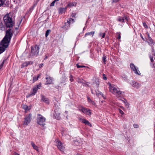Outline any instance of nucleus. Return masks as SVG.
Listing matches in <instances>:
<instances>
[{
    "label": "nucleus",
    "mask_w": 155,
    "mask_h": 155,
    "mask_svg": "<svg viewBox=\"0 0 155 155\" xmlns=\"http://www.w3.org/2000/svg\"><path fill=\"white\" fill-rule=\"evenodd\" d=\"M12 35L11 29L6 31L5 36L1 43V45L2 47H0V54L4 51L5 49L7 47Z\"/></svg>",
    "instance_id": "obj_1"
},
{
    "label": "nucleus",
    "mask_w": 155,
    "mask_h": 155,
    "mask_svg": "<svg viewBox=\"0 0 155 155\" xmlns=\"http://www.w3.org/2000/svg\"><path fill=\"white\" fill-rule=\"evenodd\" d=\"M109 88L110 92L117 97H120L121 96L123 92L120 90L119 88L109 84Z\"/></svg>",
    "instance_id": "obj_2"
},
{
    "label": "nucleus",
    "mask_w": 155,
    "mask_h": 155,
    "mask_svg": "<svg viewBox=\"0 0 155 155\" xmlns=\"http://www.w3.org/2000/svg\"><path fill=\"white\" fill-rule=\"evenodd\" d=\"M11 16L10 15L7 14L3 18L4 21L6 25L9 28L12 27L14 24Z\"/></svg>",
    "instance_id": "obj_3"
},
{
    "label": "nucleus",
    "mask_w": 155,
    "mask_h": 155,
    "mask_svg": "<svg viewBox=\"0 0 155 155\" xmlns=\"http://www.w3.org/2000/svg\"><path fill=\"white\" fill-rule=\"evenodd\" d=\"M45 118L41 114H38L37 118L38 124L41 125L43 126L45 124Z\"/></svg>",
    "instance_id": "obj_4"
},
{
    "label": "nucleus",
    "mask_w": 155,
    "mask_h": 155,
    "mask_svg": "<svg viewBox=\"0 0 155 155\" xmlns=\"http://www.w3.org/2000/svg\"><path fill=\"white\" fill-rule=\"evenodd\" d=\"M39 47L36 45L31 47V53L32 55H37L39 52Z\"/></svg>",
    "instance_id": "obj_5"
},
{
    "label": "nucleus",
    "mask_w": 155,
    "mask_h": 155,
    "mask_svg": "<svg viewBox=\"0 0 155 155\" xmlns=\"http://www.w3.org/2000/svg\"><path fill=\"white\" fill-rule=\"evenodd\" d=\"M130 66L131 70L135 74L138 75L140 74L141 73L138 70V68L135 66L134 64L132 63H130Z\"/></svg>",
    "instance_id": "obj_6"
},
{
    "label": "nucleus",
    "mask_w": 155,
    "mask_h": 155,
    "mask_svg": "<svg viewBox=\"0 0 155 155\" xmlns=\"http://www.w3.org/2000/svg\"><path fill=\"white\" fill-rule=\"evenodd\" d=\"M79 110L81 111L83 113L88 115L90 116L91 114V110L87 108H85L83 107H81L79 108Z\"/></svg>",
    "instance_id": "obj_7"
},
{
    "label": "nucleus",
    "mask_w": 155,
    "mask_h": 155,
    "mask_svg": "<svg viewBox=\"0 0 155 155\" xmlns=\"http://www.w3.org/2000/svg\"><path fill=\"white\" fill-rule=\"evenodd\" d=\"M31 114H29L25 117L23 123L24 125H27L28 124L31 120Z\"/></svg>",
    "instance_id": "obj_8"
},
{
    "label": "nucleus",
    "mask_w": 155,
    "mask_h": 155,
    "mask_svg": "<svg viewBox=\"0 0 155 155\" xmlns=\"http://www.w3.org/2000/svg\"><path fill=\"white\" fill-rule=\"evenodd\" d=\"M130 84L133 87L137 89H138L141 86L140 84L134 81H131Z\"/></svg>",
    "instance_id": "obj_9"
},
{
    "label": "nucleus",
    "mask_w": 155,
    "mask_h": 155,
    "mask_svg": "<svg viewBox=\"0 0 155 155\" xmlns=\"http://www.w3.org/2000/svg\"><path fill=\"white\" fill-rule=\"evenodd\" d=\"M41 87L40 84L37 85L35 86L33 89L32 91L31 92V95H35L37 91L39 89H40Z\"/></svg>",
    "instance_id": "obj_10"
},
{
    "label": "nucleus",
    "mask_w": 155,
    "mask_h": 155,
    "mask_svg": "<svg viewBox=\"0 0 155 155\" xmlns=\"http://www.w3.org/2000/svg\"><path fill=\"white\" fill-rule=\"evenodd\" d=\"M79 120H80L82 123H84L85 124L87 125L88 126L91 127V124L89 122V121L86 119L81 118H79Z\"/></svg>",
    "instance_id": "obj_11"
},
{
    "label": "nucleus",
    "mask_w": 155,
    "mask_h": 155,
    "mask_svg": "<svg viewBox=\"0 0 155 155\" xmlns=\"http://www.w3.org/2000/svg\"><path fill=\"white\" fill-rule=\"evenodd\" d=\"M41 100L47 104H49V99L44 96L41 95Z\"/></svg>",
    "instance_id": "obj_12"
},
{
    "label": "nucleus",
    "mask_w": 155,
    "mask_h": 155,
    "mask_svg": "<svg viewBox=\"0 0 155 155\" xmlns=\"http://www.w3.org/2000/svg\"><path fill=\"white\" fill-rule=\"evenodd\" d=\"M46 79L47 80L45 84H51L52 83V80L50 76H47L46 78Z\"/></svg>",
    "instance_id": "obj_13"
},
{
    "label": "nucleus",
    "mask_w": 155,
    "mask_h": 155,
    "mask_svg": "<svg viewBox=\"0 0 155 155\" xmlns=\"http://www.w3.org/2000/svg\"><path fill=\"white\" fill-rule=\"evenodd\" d=\"M33 63V62L32 61H28L26 62L23 63L21 66V68H22L24 67H27L28 66V65L30 64H32Z\"/></svg>",
    "instance_id": "obj_14"
},
{
    "label": "nucleus",
    "mask_w": 155,
    "mask_h": 155,
    "mask_svg": "<svg viewBox=\"0 0 155 155\" xmlns=\"http://www.w3.org/2000/svg\"><path fill=\"white\" fill-rule=\"evenodd\" d=\"M126 20H127V18H125ZM125 18L122 17H119L117 19V20L120 22L123 23L124 22Z\"/></svg>",
    "instance_id": "obj_15"
},
{
    "label": "nucleus",
    "mask_w": 155,
    "mask_h": 155,
    "mask_svg": "<svg viewBox=\"0 0 155 155\" xmlns=\"http://www.w3.org/2000/svg\"><path fill=\"white\" fill-rule=\"evenodd\" d=\"M31 144L34 149L38 151H39V149L38 147L36 146L33 142H31Z\"/></svg>",
    "instance_id": "obj_16"
},
{
    "label": "nucleus",
    "mask_w": 155,
    "mask_h": 155,
    "mask_svg": "<svg viewBox=\"0 0 155 155\" xmlns=\"http://www.w3.org/2000/svg\"><path fill=\"white\" fill-rule=\"evenodd\" d=\"M64 147L62 144L59 141V149L61 151H64Z\"/></svg>",
    "instance_id": "obj_17"
},
{
    "label": "nucleus",
    "mask_w": 155,
    "mask_h": 155,
    "mask_svg": "<svg viewBox=\"0 0 155 155\" xmlns=\"http://www.w3.org/2000/svg\"><path fill=\"white\" fill-rule=\"evenodd\" d=\"M95 33V32L94 31H91V32H88L86 33L85 35V37H86L87 35H91L92 37H93L94 36Z\"/></svg>",
    "instance_id": "obj_18"
},
{
    "label": "nucleus",
    "mask_w": 155,
    "mask_h": 155,
    "mask_svg": "<svg viewBox=\"0 0 155 155\" xmlns=\"http://www.w3.org/2000/svg\"><path fill=\"white\" fill-rule=\"evenodd\" d=\"M54 116L56 118L58 119V110L57 109H56L54 110Z\"/></svg>",
    "instance_id": "obj_19"
},
{
    "label": "nucleus",
    "mask_w": 155,
    "mask_h": 155,
    "mask_svg": "<svg viewBox=\"0 0 155 155\" xmlns=\"http://www.w3.org/2000/svg\"><path fill=\"white\" fill-rule=\"evenodd\" d=\"M70 27V24L68 22H66L65 23L63 27H62V28H64L65 29H68Z\"/></svg>",
    "instance_id": "obj_20"
},
{
    "label": "nucleus",
    "mask_w": 155,
    "mask_h": 155,
    "mask_svg": "<svg viewBox=\"0 0 155 155\" xmlns=\"http://www.w3.org/2000/svg\"><path fill=\"white\" fill-rule=\"evenodd\" d=\"M77 3L75 2H71L68 4V5L70 7L76 6L77 5Z\"/></svg>",
    "instance_id": "obj_21"
},
{
    "label": "nucleus",
    "mask_w": 155,
    "mask_h": 155,
    "mask_svg": "<svg viewBox=\"0 0 155 155\" xmlns=\"http://www.w3.org/2000/svg\"><path fill=\"white\" fill-rule=\"evenodd\" d=\"M22 108L26 110H29L30 109V108L28 107L27 105H22Z\"/></svg>",
    "instance_id": "obj_22"
},
{
    "label": "nucleus",
    "mask_w": 155,
    "mask_h": 155,
    "mask_svg": "<svg viewBox=\"0 0 155 155\" xmlns=\"http://www.w3.org/2000/svg\"><path fill=\"white\" fill-rule=\"evenodd\" d=\"M21 21H22L21 19H20V20H19L18 21V22H17V27H16L15 28L16 29H17L18 28Z\"/></svg>",
    "instance_id": "obj_23"
},
{
    "label": "nucleus",
    "mask_w": 155,
    "mask_h": 155,
    "mask_svg": "<svg viewBox=\"0 0 155 155\" xmlns=\"http://www.w3.org/2000/svg\"><path fill=\"white\" fill-rule=\"evenodd\" d=\"M74 22V19L70 18L68 20L67 22H68L69 23V24L70 25L71 24L73 23Z\"/></svg>",
    "instance_id": "obj_24"
},
{
    "label": "nucleus",
    "mask_w": 155,
    "mask_h": 155,
    "mask_svg": "<svg viewBox=\"0 0 155 155\" xmlns=\"http://www.w3.org/2000/svg\"><path fill=\"white\" fill-rule=\"evenodd\" d=\"M105 33H102L101 32L99 34V36L100 37H102V38H104L105 36Z\"/></svg>",
    "instance_id": "obj_25"
},
{
    "label": "nucleus",
    "mask_w": 155,
    "mask_h": 155,
    "mask_svg": "<svg viewBox=\"0 0 155 155\" xmlns=\"http://www.w3.org/2000/svg\"><path fill=\"white\" fill-rule=\"evenodd\" d=\"M65 9L64 8H61L60 9L59 12L60 13L62 14L65 12Z\"/></svg>",
    "instance_id": "obj_26"
},
{
    "label": "nucleus",
    "mask_w": 155,
    "mask_h": 155,
    "mask_svg": "<svg viewBox=\"0 0 155 155\" xmlns=\"http://www.w3.org/2000/svg\"><path fill=\"white\" fill-rule=\"evenodd\" d=\"M51 30H48L45 33V37H47L48 36V35L49 34H50V32H51Z\"/></svg>",
    "instance_id": "obj_27"
},
{
    "label": "nucleus",
    "mask_w": 155,
    "mask_h": 155,
    "mask_svg": "<svg viewBox=\"0 0 155 155\" xmlns=\"http://www.w3.org/2000/svg\"><path fill=\"white\" fill-rule=\"evenodd\" d=\"M40 76V75L39 74L38 75L37 77H34L33 78V80H34V81H37L38 80V78Z\"/></svg>",
    "instance_id": "obj_28"
},
{
    "label": "nucleus",
    "mask_w": 155,
    "mask_h": 155,
    "mask_svg": "<svg viewBox=\"0 0 155 155\" xmlns=\"http://www.w3.org/2000/svg\"><path fill=\"white\" fill-rule=\"evenodd\" d=\"M74 143L77 146L79 145L80 144V143L79 142V141H78L74 140Z\"/></svg>",
    "instance_id": "obj_29"
},
{
    "label": "nucleus",
    "mask_w": 155,
    "mask_h": 155,
    "mask_svg": "<svg viewBox=\"0 0 155 155\" xmlns=\"http://www.w3.org/2000/svg\"><path fill=\"white\" fill-rule=\"evenodd\" d=\"M58 1V0H55L54 1L50 4V6H54V3L56 2H57Z\"/></svg>",
    "instance_id": "obj_30"
},
{
    "label": "nucleus",
    "mask_w": 155,
    "mask_h": 155,
    "mask_svg": "<svg viewBox=\"0 0 155 155\" xmlns=\"http://www.w3.org/2000/svg\"><path fill=\"white\" fill-rule=\"evenodd\" d=\"M143 26L146 28H148V25L146 24L145 22H143Z\"/></svg>",
    "instance_id": "obj_31"
},
{
    "label": "nucleus",
    "mask_w": 155,
    "mask_h": 155,
    "mask_svg": "<svg viewBox=\"0 0 155 155\" xmlns=\"http://www.w3.org/2000/svg\"><path fill=\"white\" fill-rule=\"evenodd\" d=\"M76 66L78 68H84L86 67L85 66H80L78 65V64H77L76 65Z\"/></svg>",
    "instance_id": "obj_32"
},
{
    "label": "nucleus",
    "mask_w": 155,
    "mask_h": 155,
    "mask_svg": "<svg viewBox=\"0 0 155 155\" xmlns=\"http://www.w3.org/2000/svg\"><path fill=\"white\" fill-rule=\"evenodd\" d=\"M118 110L120 113L122 114L123 115L124 114V112L120 109H118Z\"/></svg>",
    "instance_id": "obj_33"
},
{
    "label": "nucleus",
    "mask_w": 155,
    "mask_h": 155,
    "mask_svg": "<svg viewBox=\"0 0 155 155\" xmlns=\"http://www.w3.org/2000/svg\"><path fill=\"white\" fill-rule=\"evenodd\" d=\"M4 3V2L2 0H0V6L2 5Z\"/></svg>",
    "instance_id": "obj_34"
},
{
    "label": "nucleus",
    "mask_w": 155,
    "mask_h": 155,
    "mask_svg": "<svg viewBox=\"0 0 155 155\" xmlns=\"http://www.w3.org/2000/svg\"><path fill=\"white\" fill-rule=\"evenodd\" d=\"M133 126L134 127L136 128H138L139 127L138 125L136 124H134L133 125Z\"/></svg>",
    "instance_id": "obj_35"
},
{
    "label": "nucleus",
    "mask_w": 155,
    "mask_h": 155,
    "mask_svg": "<svg viewBox=\"0 0 155 155\" xmlns=\"http://www.w3.org/2000/svg\"><path fill=\"white\" fill-rule=\"evenodd\" d=\"M96 94L97 96H99V94L101 95H102V94L100 92H98V93L96 92Z\"/></svg>",
    "instance_id": "obj_36"
},
{
    "label": "nucleus",
    "mask_w": 155,
    "mask_h": 155,
    "mask_svg": "<svg viewBox=\"0 0 155 155\" xmlns=\"http://www.w3.org/2000/svg\"><path fill=\"white\" fill-rule=\"evenodd\" d=\"M150 61L152 62H153L154 60L153 59V57H152L151 56H150Z\"/></svg>",
    "instance_id": "obj_37"
},
{
    "label": "nucleus",
    "mask_w": 155,
    "mask_h": 155,
    "mask_svg": "<svg viewBox=\"0 0 155 155\" xmlns=\"http://www.w3.org/2000/svg\"><path fill=\"white\" fill-rule=\"evenodd\" d=\"M70 80L71 82L73 81V76L72 75H71L70 76Z\"/></svg>",
    "instance_id": "obj_38"
},
{
    "label": "nucleus",
    "mask_w": 155,
    "mask_h": 155,
    "mask_svg": "<svg viewBox=\"0 0 155 155\" xmlns=\"http://www.w3.org/2000/svg\"><path fill=\"white\" fill-rule=\"evenodd\" d=\"M4 63V61H3L2 62V64L1 65H0V69H1L2 68Z\"/></svg>",
    "instance_id": "obj_39"
},
{
    "label": "nucleus",
    "mask_w": 155,
    "mask_h": 155,
    "mask_svg": "<svg viewBox=\"0 0 155 155\" xmlns=\"http://www.w3.org/2000/svg\"><path fill=\"white\" fill-rule=\"evenodd\" d=\"M106 57L105 56H104L103 57V59L104 60V61L105 62L106 61Z\"/></svg>",
    "instance_id": "obj_40"
},
{
    "label": "nucleus",
    "mask_w": 155,
    "mask_h": 155,
    "mask_svg": "<svg viewBox=\"0 0 155 155\" xmlns=\"http://www.w3.org/2000/svg\"><path fill=\"white\" fill-rule=\"evenodd\" d=\"M117 38V39L119 40L120 39V34H118Z\"/></svg>",
    "instance_id": "obj_41"
},
{
    "label": "nucleus",
    "mask_w": 155,
    "mask_h": 155,
    "mask_svg": "<svg viewBox=\"0 0 155 155\" xmlns=\"http://www.w3.org/2000/svg\"><path fill=\"white\" fill-rule=\"evenodd\" d=\"M87 99H88V102L90 103L91 102V101H92V100L88 97H87Z\"/></svg>",
    "instance_id": "obj_42"
},
{
    "label": "nucleus",
    "mask_w": 155,
    "mask_h": 155,
    "mask_svg": "<svg viewBox=\"0 0 155 155\" xmlns=\"http://www.w3.org/2000/svg\"><path fill=\"white\" fill-rule=\"evenodd\" d=\"M43 63H41V64H39V68H41V67H42V66H43Z\"/></svg>",
    "instance_id": "obj_43"
},
{
    "label": "nucleus",
    "mask_w": 155,
    "mask_h": 155,
    "mask_svg": "<svg viewBox=\"0 0 155 155\" xmlns=\"http://www.w3.org/2000/svg\"><path fill=\"white\" fill-rule=\"evenodd\" d=\"M103 79L104 80H106L107 79V78L105 76V75L104 74H103Z\"/></svg>",
    "instance_id": "obj_44"
},
{
    "label": "nucleus",
    "mask_w": 155,
    "mask_h": 155,
    "mask_svg": "<svg viewBox=\"0 0 155 155\" xmlns=\"http://www.w3.org/2000/svg\"><path fill=\"white\" fill-rule=\"evenodd\" d=\"M120 0H113V2H118Z\"/></svg>",
    "instance_id": "obj_45"
},
{
    "label": "nucleus",
    "mask_w": 155,
    "mask_h": 155,
    "mask_svg": "<svg viewBox=\"0 0 155 155\" xmlns=\"http://www.w3.org/2000/svg\"><path fill=\"white\" fill-rule=\"evenodd\" d=\"M90 103H91L92 104H93V105H94L95 104L94 102L93 101H91V102Z\"/></svg>",
    "instance_id": "obj_46"
},
{
    "label": "nucleus",
    "mask_w": 155,
    "mask_h": 155,
    "mask_svg": "<svg viewBox=\"0 0 155 155\" xmlns=\"http://www.w3.org/2000/svg\"><path fill=\"white\" fill-rule=\"evenodd\" d=\"M20 0H14V2H16V3H17V2H20Z\"/></svg>",
    "instance_id": "obj_47"
},
{
    "label": "nucleus",
    "mask_w": 155,
    "mask_h": 155,
    "mask_svg": "<svg viewBox=\"0 0 155 155\" xmlns=\"http://www.w3.org/2000/svg\"><path fill=\"white\" fill-rule=\"evenodd\" d=\"M120 107H121V108L122 109H123V110H124V107H123V106H120Z\"/></svg>",
    "instance_id": "obj_48"
},
{
    "label": "nucleus",
    "mask_w": 155,
    "mask_h": 155,
    "mask_svg": "<svg viewBox=\"0 0 155 155\" xmlns=\"http://www.w3.org/2000/svg\"><path fill=\"white\" fill-rule=\"evenodd\" d=\"M15 155H20L18 153H15Z\"/></svg>",
    "instance_id": "obj_49"
},
{
    "label": "nucleus",
    "mask_w": 155,
    "mask_h": 155,
    "mask_svg": "<svg viewBox=\"0 0 155 155\" xmlns=\"http://www.w3.org/2000/svg\"><path fill=\"white\" fill-rule=\"evenodd\" d=\"M99 84V82H98L97 83V85H98Z\"/></svg>",
    "instance_id": "obj_50"
},
{
    "label": "nucleus",
    "mask_w": 155,
    "mask_h": 155,
    "mask_svg": "<svg viewBox=\"0 0 155 155\" xmlns=\"http://www.w3.org/2000/svg\"><path fill=\"white\" fill-rule=\"evenodd\" d=\"M91 91H91V92H92V94H93V91H92V90H91Z\"/></svg>",
    "instance_id": "obj_51"
},
{
    "label": "nucleus",
    "mask_w": 155,
    "mask_h": 155,
    "mask_svg": "<svg viewBox=\"0 0 155 155\" xmlns=\"http://www.w3.org/2000/svg\"><path fill=\"white\" fill-rule=\"evenodd\" d=\"M151 42H152V41H150Z\"/></svg>",
    "instance_id": "obj_52"
}]
</instances>
